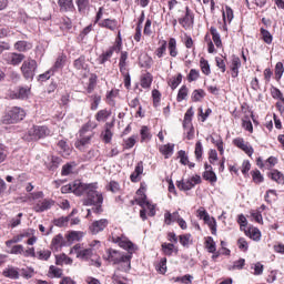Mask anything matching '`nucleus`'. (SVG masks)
Instances as JSON below:
<instances>
[{"mask_svg":"<svg viewBox=\"0 0 284 284\" xmlns=\"http://www.w3.org/2000/svg\"><path fill=\"white\" fill-rule=\"evenodd\" d=\"M21 72L24 79H34V72H37V62L32 59L26 60L22 63Z\"/></svg>","mask_w":284,"mask_h":284,"instance_id":"obj_6","label":"nucleus"},{"mask_svg":"<svg viewBox=\"0 0 284 284\" xmlns=\"http://www.w3.org/2000/svg\"><path fill=\"white\" fill-rule=\"evenodd\" d=\"M160 152L161 154H163L165 156V159H169L170 156H172L173 152H174V144H164L160 148Z\"/></svg>","mask_w":284,"mask_h":284,"instance_id":"obj_33","label":"nucleus"},{"mask_svg":"<svg viewBox=\"0 0 284 284\" xmlns=\"http://www.w3.org/2000/svg\"><path fill=\"white\" fill-rule=\"evenodd\" d=\"M241 68V58L233 55L232 62H231V77L233 79H236L239 77V69Z\"/></svg>","mask_w":284,"mask_h":284,"instance_id":"obj_15","label":"nucleus"},{"mask_svg":"<svg viewBox=\"0 0 284 284\" xmlns=\"http://www.w3.org/2000/svg\"><path fill=\"white\" fill-rule=\"evenodd\" d=\"M69 221H70V215L62 216L54 221V225H57V227H65V225H68Z\"/></svg>","mask_w":284,"mask_h":284,"instance_id":"obj_57","label":"nucleus"},{"mask_svg":"<svg viewBox=\"0 0 284 284\" xmlns=\"http://www.w3.org/2000/svg\"><path fill=\"white\" fill-rule=\"evenodd\" d=\"M116 50V47H112L109 50H106L104 53L100 55V63L103 64L106 61H110L112 59V55L114 54V51Z\"/></svg>","mask_w":284,"mask_h":284,"instance_id":"obj_32","label":"nucleus"},{"mask_svg":"<svg viewBox=\"0 0 284 284\" xmlns=\"http://www.w3.org/2000/svg\"><path fill=\"white\" fill-rule=\"evenodd\" d=\"M204 168H205V171L203 173V179L211 183H216L217 178H216V173H214L212 170V165L205 164Z\"/></svg>","mask_w":284,"mask_h":284,"instance_id":"obj_16","label":"nucleus"},{"mask_svg":"<svg viewBox=\"0 0 284 284\" xmlns=\"http://www.w3.org/2000/svg\"><path fill=\"white\" fill-rule=\"evenodd\" d=\"M283 72H284V67L282 62H277L275 65V78L277 79V81H280V79L283 77Z\"/></svg>","mask_w":284,"mask_h":284,"instance_id":"obj_61","label":"nucleus"},{"mask_svg":"<svg viewBox=\"0 0 284 284\" xmlns=\"http://www.w3.org/2000/svg\"><path fill=\"white\" fill-rule=\"evenodd\" d=\"M162 251L166 256H172L174 252V244L172 243H163L162 244Z\"/></svg>","mask_w":284,"mask_h":284,"instance_id":"obj_53","label":"nucleus"},{"mask_svg":"<svg viewBox=\"0 0 284 284\" xmlns=\"http://www.w3.org/2000/svg\"><path fill=\"white\" fill-rule=\"evenodd\" d=\"M187 92H189L187 87L185 85L181 87V89L178 92L176 101L179 103H181V101H185V99H187Z\"/></svg>","mask_w":284,"mask_h":284,"instance_id":"obj_48","label":"nucleus"},{"mask_svg":"<svg viewBox=\"0 0 284 284\" xmlns=\"http://www.w3.org/2000/svg\"><path fill=\"white\" fill-rule=\"evenodd\" d=\"M54 75V69H50L47 72L38 77V81H48L50 77Z\"/></svg>","mask_w":284,"mask_h":284,"instance_id":"obj_62","label":"nucleus"},{"mask_svg":"<svg viewBox=\"0 0 284 284\" xmlns=\"http://www.w3.org/2000/svg\"><path fill=\"white\" fill-rule=\"evenodd\" d=\"M204 223L209 225L212 234H216V220L214 217L206 216V220H204Z\"/></svg>","mask_w":284,"mask_h":284,"instance_id":"obj_50","label":"nucleus"},{"mask_svg":"<svg viewBox=\"0 0 284 284\" xmlns=\"http://www.w3.org/2000/svg\"><path fill=\"white\" fill-rule=\"evenodd\" d=\"M58 6L60 8V12H74L73 0H58Z\"/></svg>","mask_w":284,"mask_h":284,"instance_id":"obj_13","label":"nucleus"},{"mask_svg":"<svg viewBox=\"0 0 284 284\" xmlns=\"http://www.w3.org/2000/svg\"><path fill=\"white\" fill-rule=\"evenodd\" d=\"M70 254L77 255V258H81L82 261H88V258H92V255L94 254V250L81 248V246L77 244L71 248Z\"/></svg>","mask_w":284,"mask_h":284,"instance_id":"obj_7","label":"nucleus"},{"mask_svg":"<svg viewBox=\"0 0 284 284\" xmlns=\"http://www.w3.org/2000/svg\"><path fill=\"white\" fill-rule=\"evenodd\" d=\"M179 219H181V215L179 214V211H175L173 213H170L166 211L164 213V223L165 225H172V223L178 222Z\"/></svg>","mask_w":284,"mask_h":284,"instance_id":"obj_19","label":"nucleus"},{"mask_svg":"<svg viewBox=\"0 0 284 284\" xmlns=\"http://www.w3.org/2000/svg\"><path fill=\"white\" fill-rule=\"evenodd\" d=\"M261 36L262 39L265 43H267V45H270L273 41V37L272 33H270V31L265 30L264 28H261Z\"/></svg>","mask_w":284,"mask_h":284,"instance_id":"obj_47","label":"nucleus"},{"mask_svg":"<svg viewBox=\"0 0 284 284\" xmlns=\"http://www.w3.org/2000/svg\"><path fill=\"white\" fill-rule=\"evenodd\" d=\"M152 85V74L145 73L141 78V88H144V90H148Z\"/></svg>","mask_w":284,"mask_h":284,"instance_id":"obj_38","label":"nucleus"},{"mask_svg":"<svg viewBox=\"0 0 284 284\" xmlns=\"http://www.w3.org/2000/svg\"><path fill=\"white\" fill-rule=\"evenodd\" d=\"M100 28H106L108 30L114 31L116 30V27L119 26V22L116 20L112 19H104L99 22Z\"/></svg>","mask_w":284,"mask_h":284,"instance_id":"obj_20","label":"nucleus"},{"mask_svg":"<svg viewBox=\"0 0 284 284\" xmlns=\"http://www.w3.org/2000/svg\"><path fill=\"white\" fill-rule=\"evenodd\" d=\"M28 133L30 141H39V139L50 136V129L48 126H32Z\"/></svg>","mask_w":284,"mask_h":284,"instance_id":"obj_5","label":"nucleus"},{"mask_svg":"<svg viewBox=\"0 0 284 284\" xmlns=\"http://www.w3.org/2000/svg\"><path fill=\"white\" fill-rule=\"evenodd\" d=\"M49 274H52L55 278H61V276H63V270H61L54 265H51L49 267Z\"/></svg>","mask_w":284,"mask_h":284,"instance_id":"obj_56","label":"nucleus"},{"mask_svg":"<svg viewBox=\"0 0 284 284\" xmlns=\"http://www.w3.org/2000/svg\"><path fill=\"white\" fill-rule=\"evenodd\" d=\"M110 128H112V124H110L109 122L105 123V131L102 132V140L104 141V143H110V141H112V131L110 130Z\"/></svg>","mask_w":284,"mask_h":284,"instance_id":"obj_34","label":"nucleus"},{"mask_svg":"<svg viewBox=\"0 0 284 284\" xmlns=\"http://www.w3.org/2000/svg\"><path fill=\"white\" fill-rule=\"evenodd\" d=\"M119 97V90H111L106 93V103L109 105H115L114 99Z\"/></svg>","mask_w":284,"mask_h":284,"instance_id":"obj_45","label":"nucleus"},{"mask_svg":"<svg viewBox=\"0 0 284 284\" xmlns=\"http://www.w3.org/2000/svg\"><path fill=\"white\" fill-rule=\"evenodd\" d=\"M174 283L191 284L194 281V276L186 274L180 277L173 278Z\"/></svg>","mask_w":284,"mask_h":284,"instance_id":"obj_42","label":"nucleus"},{"mask_svg":"<svg viewBox=\"0 0 284 284\" xmlns=\"http://www.w3.org/2000/svg\"><path fill=\"white\" fill-rule=\"evenodd\" d=\"M52 205H54L53 201L50 200H43V201H39L33 210L34 212H45L47 210H50V207H52Z\"/></svg>","mask_w":284,"mask_h":284,"instance_id":"obj_14","label":"nucleus"},{"mask_svg":"<svg viewBox=\"0 0 284 284\" xmlns=\"http://www.w3.org/2000/svg\"><path fill=\"white\" fill-rule=\"evenodd\" d=\"M156 270L160 274H165L168 272V258L163 257L156 265Z\"/></svg>","mask_w":284,"mask_h":284,"instance_id":"obj_51","label":"nucleus"},{"mask_svg":"<svg viewBox=\"0 0 284 284\" xmlns=\"http://www.w3.org/2000/svg\"><path fill=\"white\" fill-rule=\"evenodd\" d=\"M97 74H91L89 78V83L87 87L88 94H92V92H94V88H97Z\"/></svg>","mask_w":284,"mask_h":284,"instance_id":"obj_41","label":"nucleus"},{"mask_svg":"<svg viewBox=\"0 0 284 284\" xmlns=\"http://www.w3.org/2000/svg\"><path fill=\"white\" fill-rule=\"evenodd\" d=\"M252 241H261V231L257 227H250L245 233Z\"/></svg>","mask_w":284,"mask_h":284,"instance_id":"obj_30","label":"nucleus"},{"mask_svg":"<svg viewBox=\"0 0 284 284\" xmlns=\"http://www.w3.org/2000/svg\"><path fill=\"white\" fill-rule=\"evenodd\" d=\"M75 3L78 6L79 12H85L90 6V0H77Z\"/></svg>","mask_w":284,"mask_h":284,"instance_id":"obj_55","label":"nucleus"},{"mask_svg":"<svg viewBox=\"0 0 284 284\" xmlns=\"http://www.w3.org/2000/svg\"><path fill=\"white\" fill-rule=\"evenodd\" d=\"M90 99H91V110L92 111H97V110H99V105H100V103H101V95H99V94H93V95H91L90 97Z\"/></svg>","mask_w":284,"mask_h":284,"instance_id":"obj_46","label":"nucleus"},{"mask_svg":"<svg viewBox=\"0 0 284 284\" xmlns=\"http://www.w3.org/2000/svg\"><path fill=\"white\" fill-rule=\"evenodd\" d=\"M108 225H110V221H108V219H101L92 222L89 230L91 234H99V232H103Z\"/></svg>","mask_w":284,"mask_h":284,"instance_id":"obj_10","label":"nucleus"},{"mask_svg":"<svg viewBox=\"0 0 284 284\" xmlns=\"http://www.w3.org/2000/svg\"><path fill=\"white\" fill-rule=\"evenodd\" d=\"M92 136H94V132L90 131L88 133L87 126L82 128L80 131V139L75 142V148L81 151L85 150V145H90Z\"/></svg>","mask_w":284,"mask_h":284,"instance_id":"obj_4","label":"nucleus"},{"mask_svg":"<svg viewBox=\"0 0 284 284\" xmlns=\"http://www.w3.org/2000/svg\"><path fill=\"white\" fill-rule=\"evenodd\" d=\"M245 267V258H240L234 262L230 270H243Z\"/></svg>","mask_w":284,"mask_h":284,"instance_id":"obj_64","label":"nucleus"},{"mask_svg":"<svg viewBox=\"0 0 284 284\" xmlns=\"http://www.w3.org/2000/svg\"><path fill=\"white\" fill-rule=\"evenodd\" d=\"M51 245L54 250L63 246V235L58 234L52 239Z\"/></svg>","mask_w":284,"mask_h":284,"instance_id":"obj_44","label":"nucleus"},{"mask_svg":"<svg viewBox=\"0 0 284 284\" xmlns=\"http://www.w3.org/2000/svg\"><path fill=\"white\" fill-rule=\"evenodd\" d=\"M194 153H195V159H197V161H199V159H201V156H203V143H201V141H197L195 143Z\"/></svg>","mask_w":284,"mask_h":284,"instance_id":"obj_60","label":"nucleus"},{"mask_svg":"<svg viewBox=\"0 0 284 284\" xmlns=\"http://www.w3.org/2000/svg\"><path fill=\"white\" fill-rule=\"evenodd\" d=\"M159 44L160 47L155 50V55L158 59H162V57H165V52H168V41L161 40Z\"/></svg>","mask_w":284,"mask_h":284,"instance_id":"obj_25","label":"nucleus"},{"mask_svg":"<svg viewBox=\"0 0 284 284\" xmlns=\"http://www.w3.org/2000/svg\"><path fill=\"white\" fill-rule=\"evenodd\" d=\"M20 274L21 276H23V278H32V276H34V270L30 267H26L20 270Z\"/></svg>","mask_w":284,"mask_h":284,"instance_id":"obj_58","label":"nucleus"},{"mask_svg":"<svg viewBox=\"0 0 284 284\" xmlns=\"http://www.w3.org/2000/svg\"><path fill=\"white\" fill-rule=\"evenodd\" d=\"M192 116H194V110L190 108L184 115L183 128H190L192 125Z\"/></svg>","mask_w":284,"mask_h":284,"instance_id":"obj_35","label":"nucleus"},{"mask_svg":"<svg viewBox=\"0 0 284 284\" xmlns=\"http://www.w3.org/2000/svg\"><path fill=\"white\" fill-rule=\"evenodd\" d=\"M199 183H201V176L195 175V176H192L191 179H186L178 182V187L179 190H183L187 192L189 190H192L194 185H199Z\"/></svg>","mask_w":284,"mask_h":284,"instance_id":"obj_8","label":"nucleus"},{"mask_svg":"<svg viewBox=\"0 0 284 284\" xmlns=\"http://www.w3.org/2000/svg\"><path fill=\"white\" fill-rule=\"evenodd\" d=\"M73 65L75 70H88V64H85V58L80 57L74 60Z\"/></svg>","mask_w":284,"mask_h":284,"instance_id":"obj_43","label":"nucleus"},{"mask_svg":"<svg viewBox=\"0 0 284 284\" xmlns=\"http://www.w3.org/2000/svg\"><path fill=\"white\" fill-rule=\"evenodd\" d=\"M52 256V252L50 250H41L36 253V258L39 261H48Z\"/></svg>","mask_w":284,"mask_h":284,"instance_id":"obj_37","label":"nucleus"},{"mask_svg":"<svg viewBox=\"0 0 284 284\" xmlns=\"http://www.w3.org/2000/svg\"><path fill=\"white\" fill-rule=\"evenodd\" d=\"M141 174H143V163L139 162L135 166L134 172L130 176L132 183H136L139 181V176H141Z\"/></svg>","mask_w":284,"mask_h":284,"instance_id":"obj_24","label":"nucleus"},{"mask_svg":"<svg viewBox=\"0 0 284 284\" xmlns=\"http://www.w3.org/2000/svg\"><path fill=\"white\" fill-rule=\"evenodd\" d=\"M72 265V258L65 254L55 256V265Z\"/></svg>","mask_w":284,"mask_h":284,"instance_id":"obj_29","label":"nucleus"},{"mask_svg":"<svg viewBox=\"0 0 284 284\" xmlns=\"http://www.w3.org/2000/svg\"><path fill=\"white\" fill-rule=\"evenodd\" d=\"M168 48H169L170 57H173V58L179 57V50L176 49V39L170 38Z\"/></svg>","mask_w":284,"mask_h":284,"instance_id":"obj_26","label":"nucleus"},{"mask_svg":"<svg viewBox=\"0 0 284 284\" xmlns=\"http://www.w3.org/2000/svg\"><path fill=\"white\" fill-rule=\"evenodd\" d=\"M205 243H206L207 252H210L211 254H214V252H216V242H214V239L207 237Z\"/></svg>","mask_w":284,"mask_h":284,"instance_id":"obj_54","label":"nucleus"},{"mask_svg":"<svg viewBox=\"0 0 284 284\" xmlns=\"http://www.w3.org/2000/svg\"><path fill=\"white\" fill-rule=\"evenodd\" d=\"M141 139L142 141H150V139H152V134H150V129L148 126H142Z\"/></svg>","mask_w":284,"mask_h":284,"instance_id":"obj_59","label":"nucleus"},{"mask_svg":"<svg viewBox=\"0 0 284 284\" xmlns=\"http://www.w3.org/2000/svg\"><path fill=\"white\" fill-rule=\"evenodd\" d=\"M65 61H68V57L61 53L60 55H58L55 63L51 68V70H53L54 72H57V70H61L65 65Z\"/></svg>","mask_w":284,"mask_h":284,"instance_id":"obj_22","label":"nucleus"},{"mask_svg":"<svg viewBox=\"0 0 284 284\" xmlns=\"http://www.w3.org/2000/svg\"><path fill=\"white\" fill-rule=\"evenodd\" d=\"M14 48L18 52H27V50H32V44L28 41H18L14 43Z\"/></svg>","mask_w":284,"mask_h":284,"instance_id":"obj_28","label":"nucleus"},{"mask_svg":"<svg viewBox=\"0 0 284 284\" xmlns=\"http://www.w3.org/2000/svg\"><path fill=\"white\" fill-rule=\"evenodd\" d=\"M222 17L224 26H227V23H232V20L234 19V10H232L230 6H226L225 10L222 11Z\"/></svg>","mask_w":284,"mask_h":284,"instance_id":"obj_21","label":"nucleus"},{"mask_svg":"<svg viewBox=\"0 0 284 284\" xmlns=\"http://www.w3.org/2000/svg\"><path fill=\"white\" fill-rule=\"evenodd\" d=\"M23 119H26V111L21 108L13 106L3 115L2 123L10 125L12 123H19Z\"/></svg>","mask_w":284,"mask_h":284,"instance_id":"obj_3","label":"nucleus"},{"mask_svg":"<svg viewBox=\"0 0 284 284\" xmlns=\"http://www.w3.org/2000/svg\"><path fill=\"white\" fill-rule=\"evenodd\" d=\"M58 148H59L60 154H62V156H70L72 150L68 145V142H65L64 140H60L58 142Z\"/></svg>","mask_w":284,"mask_h":284,"instance_id":"obj_23","label":"nucleus"},{"mask_svg":"<svg viewBox=\"0 0 284 284\" xmlns=\"http://www.w3.org/2000/svg\"><path fill=\"white\" fill-rule=\"evenodd\" d=\"M110 116H112V110L102 109L97 112L95 121H98V123H105Z\"/></svg>","mask_w":284,"mask_h":284,"instance_id":"obj_17","label":"nucleus"},{"mask_svg":"<svg viewBox=\"0 0 284 284\" xmlns=\"http://www.w3.org/2000/svg\"><path fill=\"white\" fill-rule=\"evenodd\" d=\"M271 179L272 181H275L276 183H280L281 185L284 184V175L278 170H274L271 172Z\"/></svg>","mask_w":284,"mask_h":284,"instance_id":"obj_39","label":"nucleus"},{"mask_svg":"<svg viewBox=\"0 0 284 284\" xmlns=\"http://www.w3.org/2000/svg\"><path fill=\"white\" fill-rule=\"evenodd\" d=\"M81 239H83V233L79 231H71L67 235L68 243H74V241H81Z\"/></svg>","mask_w":284,"mask_h":284,"instance_id":"obj_31","label":"nucleus"},{"mask_svg":"<svg viewBox=\"0 0 284 284\" xmlns=\"http://www.w3.org/2000/svg\"><path fill=\"white\" fill-rule=\"evenodd\" d=\"M210 32L212 34V40L215 43L216 48H222L223 47V42L221 41V34L219 33L216 28L211 27Z\"/></svg>","mask_w":284,"mask_h":284,"instance_id":"obj_27","label":"nucleus"},{"mask_svg":"<svg viewBox=\"0 0 284 284\" xmlns=\"http://www.w3.org/2000/svg\"><path fill=\"white\" fill-rule=\"evenodd\" d=\"M233 143L234 145H236V148L243 150V152H245L247 156H252L254 154V149L252 148V145H250V143L245 142L243 138H237L233 140Z\"/></svg>","mask_w":284,"mask_h":284,"instance_id":"obj_11","label":"nucleus"},{"mask_svg":"<svg viewBox=\"0 0 284 284\" xmlns=\"http://www.w3.org/2000/svg\"><path fill=\"white\" fill-rule=\"evenodd\" d=\"M111 243H115V245H119V247H122V250H126L130 255H123L121 252L110 250L109 251V261L111 263H114V265H118V263H125L124 270L128 271L131 267L130 261L132 260V254L136 252V245L132 243L123 233H119L114 231L110 235Z\"/></svg>","mask_w":284,"mask_h":284,"instance_id":"obj_2","label":"nucleus"},{"mask_svg":"<svg viewBox=\"0 0 284 284\" xmlns=\"http://www.w3.org/2000/svg\"><path fill=\"white\" fill-rule=\"evenodd\" d=\"M271 94H272L273 99H280V101H282V103H284V97H283V92H281V90L273 88L271 90Z\"/></svg>","mask_w":284,"mask_h":284,"instance_id":"obj_63","label":"nucleus"},{"mask_svg":"<svg viewBox=\"0 0 284 284\" xmlns=\"http://www.w3.org/2000/svg\"><path fill=\"white\" fill-rule=\"evenodd\" d=\"M2 274H3V276H6V278H12L13 281L19 280V276H20L19 268H17L14 266L7 267L2 272Z\"/></svg>","mask_w":284,"mask_h":284,"instance_id":"obj_18","label":"nucleus"},{"mask_svg":"<svg viewBox=\"0 0 284 284\" xmlns=\"http://www.w3.org/2000/svg\"><path fill=\"white\" fill-rule=\"evenodd\" d=\"M183 81V75L181 73L178 74L176 78H173L169 85L172 90H176V88H179V85H181V82Z\"/></svg>","mask_w":284,"mask_h":284,"instance_id":"obj_49","label":"nucleus"},{"mask_svg":"<svg viewBox=\"0 0 284 284\" xmlns=\"http://www.w3.org/2000/svg\"><path fill=\"white\" fill-rule=\"evenodd\" d=\"M179 23L182 28H192L194 26V12L190 7H185V16L179 19Z\"/></svg>","mask_w":284,"mask_h":284,"instance_id":"obj_9","label":"nucleus"},{"mask_svg":"<svg viewBox=\"0 0 284 284\" xmlns=\"http://www.w3.org/2000/svg\"><path fill=\"white\" fill-rule=\"evenodd\" d=\"M30 94V89L28 88H19L17 92L14 93L13 99H28V95Z\"/></svg>","mask_w":284,"mask_h":284,"instance_id":"obj_40","label":"nucleus"},{"mask_svg":"<svg viewBox=\"0 0 284 284\" xmlns=\"http://www.w3.org/2000/svg\"><path fill=\"white\" fill-rule=\"evenodd\" d=\"M98 187L97 183L85 184L81 181H74L71 184L63 186L62 192H73L75 196H83V194H87V197L83 200V205H93L92 212L94 214H101V212H103V194L97 191Z\"/></svg>","mask_w":284,"mask_h":284,"instance_id":"obj_1","label":"nucleus"},{"mask_svg":"<svg viewBox=\"0 0 284 284\" xmlns=\"http://www.w3.org/2000/svg\"><path fill=\"white\" fill-rule=\"evenodd\" d=\"M205 98V91L203 89H196L193 91L191 99L194 102L203 101Z\"/></svg>","mask_w":284,"mask_h":284,"instance_id":"obj_36","label":"nucleus"},{"mask_svg":"<svg viewBox=\"0 0 284 284\" xmlns=\"http://www.w3.org/2000/svg\"><path fill=\"white\" fill-rule=\"evenodd\" d=\"M200 65H201V70L203 72V74H205L207 77L211 72L210 63L207 62V60H205V58H201Z\"/></svg>","mask_w":284,"mask_h":284,"instance_id":"obj_52","label":"nucleus"},{"mask_svg":"<svg viewBox=\"0 0 284 284\" xmlns=\"http://www.w3.org/2000/svg\"><path fill=\"white\" fill-rule=\"evenodd\" d=\"M26 59V55L22 53H6L3 60L7 61L10 65H19Z\"/></svg>","mask_w":284,"mask_h":284,"instance_id":"obj_12","label":"nucleus"}]
</instances>
